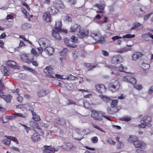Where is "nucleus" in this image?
<instances>
[{
	"mask_svg": "<svg viewBox=\"0 0 153 153\" xmlns=\"http://www.w3.org/2000/svg\"><path fill=\"white\" fill-rule=\"evenodd\" d=\"M137 137L130 136L128 140L130 143L133 142L135 148L145 149L147 147L146 144L142 141L137 140Z\"/></svg>",
	"mask_w": 153,
	"mask_h": 153,
	"instance_id": "nucleus-1",
	"label": "nucleus"
},
{
	"mask_svg": "<svg viewBox=\"0 0 153 153\" xmlns=\"http://www.w3.org/2000/svg\"><path fill=\"white\" fill-rule=\"evenodd\" d=\"M120 85L117 81L115 80L112 81L108 85V88L112 92L117 91L120 88Z\"/></svg>",
	"mask_w": 153,
	"mask_h": 153,
	"instance_id": "nucleus-2",
	"label": "nucleus"
},
{
	"mask_svg": "<svg viewBox=\"0 0 153 153\" xmlns=\"http://www.w3.org/2000/svg\"><path fill=\"white\" fill-rule=\"evenodd\" d=\"M21 59L23 61L29 64L30 63L33 59V57L31 53L23 54L20 56Z\"/></svg>",
	"mask_w": 153,
	"mask_h": 153,
	"instance_id": "nucleus-3",
	"label": "nucleus"
},
{
	"mask_svg": "<svg viewBox=\"0 0 153 153\" xmlns=\"http://www.w3.org/2000/svg\"><path fill=\"white\" fill-rule=\"evenodd\" d=\"M123 60L124 59L121 56L116 55L112 57L111 62L112 64L116 65L122 62Z\"/></svg>",
	"mask_w": 153,
	"mask_h": 153,
	"instance_id": "nucleus-4",
	"label": "nucleus"
},
{
	"mask_svg": "<svg viewBox=\"0 0 153 153\" xmlns=\"http://www.w3.org/2000/svg\"><path fill=\"white\" fill-rule=\"evenodd\" d=\"M39 43L40 46L46 48L50 45V42L48 39L45 38H41L38 41Z\"/></svg>",
	"mask_w": 153,
	"mask_h": 153,
	"instance_id": "nucleus-5",
	"label": "nucleus"
},
{
	"mask_svg": "<svg viewBox=\"0 0 153 153\" xmlns=\"http://www.w3.org/2000/svg\"><path fill=\"white\" fill-rule=\"evenodd\" d=\"M53 68L50 66L46 67L44 70V72L46 74H48L47 76L50 78H53L54 77L52 75L54 74L53 71Z\"/></svg>",
	"mask_w": 153,
	"mask_h": 153,
	"instance_id": "nucleus-6",
	"label": "nucleus"
},
{
	"mask_svg": "<svg viewBox=\"0 0 153 153\" xmlns=\"http://www.w3.org/2000/svg\"><path fill=\"white\" fill-rule=\"evenodd\" d=\"M89 34L88 31L87 30H81L80 29L76 35L77 37L80 39H83L87 36Z\"/></svg>",
	"mask_w": 153,
	"mask_h": 153,
	"instance_id": "nucleus-7",
	"label": "nucleus"
},
{
	"mask_svg": "<svg viewBox=\"0 0 153 153\" xmlns=\"http://www.w3.org/2000/svg\"><path fill=\"white\" fill-rule=\"evenodd\" d=\"M45 149L43 151L44 153H54L55 152H57L58 149H56L53 147H51L50 146L45 145L44 146Z\"/></svg>",
	"mask_w": 153,
	"mask_h": 153,
	"instance_id": "nucleus-8",
	"label": "nucleus"
},
{
	"mask_svg": "<svg viewBox=\"0 0 153 153\" xmlns=\"http://www.w3.org/2000/svg\"><path fill=\"white\" fill-rule=\"evenodd\" d=\"M81 29V26L78 24H73L70 28V31L71 32H75L78 31Z\"/></svg>",
	"mask_w": 153,
	"mask_h": 153,
	"instance_id": "nucleus-9",
	"label": "nucleus"
},
{
	"mask_svg": "<svg viewBox=\"0 0 153 153\" xmlns=\"http://www.w3.org/2000/svg\"><path fill=\"white\" fill-rule=\"evenodd\" d=\"M49 92L47 89H41L37 93V96L39 97H43L47 95Z\"/></svg>",
	"mask_w": 153,
	"mask_h": 153,
	"instance_id": "nucleus-10",
	"label": "nucleus"
},
{
	"mask_svg": "<svg viewBox=\"0 0 153 153\" xmlns=\"http://www.w3.org/2000/svg\"><path fill=\"white\" fill-rule=\"evenodd\" d=\"M100 112L93 111L91 112V116L96 120L100 121L102 119L101 117L99 116Z\"/></svg>",
	"mask_w": 153,
	"mask_h": 153,
	"instance_id": "nucleus-11",
	"label": "nucleus"
},
{
	"mask_svg": "<svg viewBox=\"0 0 153 153\" xmlns=\"http://www.w3.org/2000/svg\"><path fill=\"white\" fill-rule=\"evenodd\" d=\"M51 15H54L58 12L57 8L53 6H51L48 8V11Z\"/></svg>",
	"mask_w": 153,
	"mask_h": 153,
	"instance_id": "nucleus-12",
	"label": "nucleus"
},
{
	"mask_svg": "<svg viewBox=\"0 0 153 153\" xmlns=\"http://www.w3.org/2000/svg\"><path fill=\"white\" fill-rule=\"evenodd\" d=\"M95 88L97 91L100 93H104L106 91V88L105 86L102 84L96 85Z\"/></svg>",
	"mask_w": 153,
	"mask_h": 153,
	"instance_id": "nucleus-13",
	"label": "nucleus"
},
{
	"mask_svg": "<svg viewBox=\"0 0 153 153\" xmlns=\"http://www.w3.org/2000/svg\"><path fill=\"white\" fill-rule=\"evenodd\" d=\"M143 55L141 52H135L132 55V59L133 60L135 61L140 59Z\"/></svg>",
	"mask_w": 153,
	"mask_h": 153,
	"instance_id": "nucleus-14",
	"label": "nucleus"
},
{
	"mask_svg": "<svg viewBox=\"0 0 153 153\" xmlns=\"http://www.w3.org/2000/svg\"><path fill=\"white\" fill-rule=\"evenodd\" d=\"M61 147H62L63 149L67 151H69L72 149L74 148L73 145L70 143H64Z\"/></svg>",
	"mask_w": 153,
	"mask_h": 153,
	"instance_id": "nucleus-15",
	"label": "nucleus"
},
{
	"mask_svg": "<svg viewBox=\"0 0 153 153\" xmlns=\"http://www.w3.org/2000/svg\"><path fill=\"white\" fill-rule=\"evenodd\" d=\"M61 31H58L55 30H52V35L55 39H60L61 37L59 36V33Z\"/></svg>",
	"mask_w": 153,
	"mask_h": 153,
	"instance_id": "nucleus-16",
	"label": "nucleus"
},
{
	"mask_svg": "<svg viewBox=\"0 0 153 153\" xmlns=\"http://www.w3.org/2000/svg\"><path fill=\"white\" fill-rule=\"evenodd\" d=\"M51 15L48 12H46L44 13L43 15V19L48 22H51Z\"/></svg>",
	"mask_w": 153,
	"mask_h": 153,
	"instance_id": "nucleus-17",
	"label": "nucleus"
},
{
	"mask_svg": "<svg viewBox=\"0 0 153 153\" xmlns=\"http://www.w3.org/2000/svg\"><path fill=\"white\" fill-rule=\"evenodd\" d=\"M54 121L56 123L61 125H64L66 123L65 120L63 118L59 117L56 118Z\"/></svg>",
	"mask_w": 153,
	"mask_h": 153,
	"instance_id": "nucleus-18",
	"label": "nucleus"
},
{
	"mask_svg": "<svg viewBox=\"0 0 153 153\" xmlns=\"http://www.w3.org/2000/svg\"><path fill=\"white\" fill-rule=\"evenodd\" d=\"M94 7L98 8L99 11H97V13H104L103 10L104 9L105 6L102 4H95L94 5Z\"/></svg>",
	"mask_w": 153,
	"mask_h": 153,
	"instance_id": "nucleus-19",
	"label": "nucleus"
},
{
	"mask_svg": "<svg viewBox=\"0 0 153 153\" xmlns=\"http://www.w3.org/2000/svg\"><path fill=\"white\" fill-rule=\"evenodd\" d=\"M6 65L9 67L14 69H16L18 67V65L16 63L12 60L7 61L6 62Z\"/></svg>",
	"mask_w": 153,
	"mask_h": 153,
	"instance_id": "nucleus-20",
	"label": "nucleus"
},
{
	"mask_svg": "<svg viewBox=\"0 0 153 153\" xmlns=\"http://www.w3.org/2000/svg\"><path fill=\"white\" fill-rule=\"evenodd\" d=\"M44 50L48 55H51L53 53L54 49L53 47L49 46L46 48H44Z\"/></svg>",
	"mask_w": 153,
	"mask_h": 153,
	"instance_id": "nucleus-21",
	"label": "nucleus"
},
{
	"mask_svg": "<svg viewBox=\"0 0 153 153\" xmlns=\"http://www.w3.org/2000/svg\"><path fill=\"white\" fill-rule=\"evenodd\" d=\"M31 139L33 142H37L40 140V135L37 133H36L32 136Z\"/></svg>",
	"mask_w": 153,
	"mask_h": 153,
	"instance_id": "nucleus-22",
	"label": "nucleus"
},
{
	"mask_svg": "<svg viewBox=\"0 0 153 153\" xmlns=\"http://www.w3.org/2000/svg\"><path fill=\"white\" fill-rule=\"evenodd\" d=\"M90 36L96 41L99 39V37L101 36V34L99 33L93 31L91 33Z\"/></svg>",
	"mask_w": 153,
	"mask_h": 153,
	"instance_id": "nucleus-23",
	"label": "nucleus"
},
{
	"mask_svg": "<svg viewBox=\"0 0 153 153\" xmlns=\"http://www.w3.org/2000/svg\"><path fill=\"white\" fill-rule=\"evenodd\" d=\"M55 27L54 30H57L58 31H61L62 23L61 21L59 20H57L56 21Z\"/></svg>",
	"mask_w": 153,
	"mask_h": 153,
	"instance_id": "nucleus-24",
	"label": "nucleus"
},
{
	"mask_svg": "<svg viewBox=\"0 0 153 153\" xmlns=\"http://www.w3.org/2000/svg\"><path fill=\"white\" fill-rule=\"evenodd\" d=\"M107 112L110 114H114L118 111L117 108H114L112 107H108L107 109Z\"/></svg>",
	"mask_w": 153,
	"mask_h": 153,
	"instance_id": "nucleus-25",
	"label": "nucleus"
},
{
	"mask_svg": "<svg viewBox=\"0 0 153 153\" xmlns=\"http://www.w3.org/2000/svg\"><path fill=\"white\" fill-rule=\"evenodd\" d=\"M141 121L145 124H149V123L151 121V118L149 116H146L143 118Z\"/></svg>",
	"mask_w": 153,
	"mask_h": 153,
	"instance_id": "nucleus-26",
	"label": "nucleus"
},
{
	"mask_svg": "<svg viewBox=\"0 0 153 153\" xmlns=\"http://www.w3.org/2000/svg\"><path fill=\"white\" fill-rule=\"evenodd\" d=\"M143 28V25L141 24L137 23L134 24V25L131 28V29H139L140 30Z\"/></svg>",
	"mask_w": 153,
	"mask_h": 153,
	"instance_id": "nucleus-27",
	"label": "nucleus"
},
{
	"mask_svg": "<svg viewBox=\"0 0 153 153\" xmlns=\"http://www.w3.org/2000/svg\"><path fill=\"white\" fill-rule=\"evenodd\" d=\"M1 70L2 73L4 76H8L9 75V74L7 72L8 71L5 66L1 65Z\"/></svg>",
	"mask_w": 153,
	"mask_h": 153,
	"instance_id": "nucleus-28",
	"label": "nucleus"
},
{
	"mask_svg": "<svg viewBox=\"0 0 153 153\" xmlns=\"http://www.w3.org/2000/svg\"><path fill=\"white\" fill-rule=\"evenodd\" d=\"M131 50V49L130 48L124 47L117 50V52L119 53H123L129 51Z\"/></svg>",
	"mask_w": 153,
	"mask_h": 153,
	"instance_id": "nucleus-29",
	"label": "nucleus"
},
{
	"mask_svg": "<svg viewBox=\"0 0 153 153\" xmlns=\"http://www.w3.org/2000/svg\"><path fill=\"white\" fill-rule=\"evenodd\" d=\"M68 51V49L67 48H64L59 52V54L62 57H63L64 58H65L66 56V53Z\"/></svg>",
	"mask_w": 153,
	"mask_h": 153,
	"instance_id": "nucleus-30",
	"label": "nucleus"
},
{
	"mask_svg": "<svg viewBox=\"0 0 153 153\" xmlns=\"http://www.w3.org/2000/svg\"><path fill=\"white\" fill-rule=\"evenodd\" d=\"M12 98V97L10 94L5 95L3 97V99L7 102H10Z\"/></svg>",
	"mask_w": 153,
	"mask_h": 153,
	"instance_id": "nucleus-31",
	"label": "nucleus"
},
{
	"mask_svg": "<svg viewBox=\"0 0 153 153\" xmlns=\"http://www.w3.org/2000/svg\"><path fill=\"white\" fill-rule=\"evenodd\" d=\"M96 43H100L102 44L104 43L105 41V38L101 35V36L99 37V39L96 40Z\"/></svg>",
	"mask_w": 153,
	"mask_h": 153,
	"instance_id": "nucleus-32",
	"label": "nucleus"
},
{
	"mask_svg": "<svg viewBox=\"0 0 153 153\" xmlns=\"http://www.w3.org/2000/svg\"><path fill=\"white\" fill-rule=\"evenodd\" d=\"M15 118V116L14 115L7 116L5 117V119H6V121H3V123H7L9 120H13Z\"/></svg>",
	"mask_w": 153,
	"mask_h": 153,
	"instance_id": "nucleus-33",
	"label": "nucleus"
},
{
	"mask_svg": "<svg viewBox=\"0 0 153 153\" xmlns=\"http://www.w3.org/2000/svg\"><path fill=\"white\" fill-rule=\"evenodd\" d=\"M118 103L117 100L112 99L111 100V107L115 108L117 106Z\"/></svg>",
	"mask_w": 153,
	"mask_h": 153,
	"instance_id": "nucleus-34",
	"label": "nucleus"
},
{
	"mask_svg": "<svg viewBox=\"0 0 153 153\" xmlns=\"http://www.w3.org/2000/svg\"><path fill=\"white\" fill-rule=\"evenodd\" d=\"M24 107L27 110L31 111L33 110L34 108L33 106L30 104H26L24 105Z\"/></svg>",
	"mask_w": 153,
	"mask_h": 153,
	"instance_id": "nucleus-35",
	"label": "nucleus"
},
{
	"mask_svg": "<svg viewBox=\"0 0 153 153\" xmlns=\"http://www.w3.org/2000/svg\"><path fill=\"white\" fill-rule=\"evenodd\" d=\"M99 96L103 101L106 102H109L111 100L109 97L103 95H100Z\"/></svg>",
	"mask_w": 153,
	"mask_h": 153,
	"instance_id": "nucleus-36",
	"label": "nucleus"
},
{
	"mask_svg": "<svg viewBox=\"0 0 153 153\" xmlns=\"http://www.w3.org/2000/svg\"><path fill=\"white\" fill-rule=\"evenodd\" d=\"M68 43H67V42L68 40L67 39H65L64 40V42L65 43V44L67 45V46L70 47H71L73 48H74L76 47L77 46V45L75 44H71L69 43V42L70 41V40H68Z\"/></svg>",
	"mask_w": 153,
	"mask_h": 153,
	"instance_id": "nucleus-37",
	"label": "nucleus"
},
{
	"mask_svg": "<svg viewBox=\"0 0 153 153\" xmlns=\"http://www.w3.org/2000/svg\"><path fill=\"white\" fill-rule=\"evenodd\" d=\"M138 126L139 127L141 128H145L146 126H147L149 127H151L152 126V125L151 124H145L143 122H142V123L138 125Z\"/></svg>",
	"mask_w": 153,
	"mask_h": 153,
	"instance_id": "nucleus-38",
	"label": "nucleus"
},
{
	"mask_svg": "<svg viewBox=\"0 0 153 153\" xmlns=\"http://www.w3.org/2000/svg\"><path fill=\"white\" fill-rule=\"evenodd\" d=\"M2 142L4 144L6 145H8L10 143V139H9V138L8 137L2 140Z\"/></svg>",
	"mask_w": 153,
	"mask_h": 153,
	"instance_id": "nucleus-39",
	"label": "nucleus"
},
{
	"mask_svg": "<svg viewBox=\"0 0 153 153\" xmlns=\"http://www.w3.org/2000/svg\"><path fill=\"white\" fill-rule=\"evenodd\" d=\"M56 5V7L58 9H62L64 7V4L60 1L58 2V4Z\"/></svg>",
	"mask_w": 153,
	"mask_h": 153,
	"instance_id": "nucleus-40",
	"label": "nucleus"
},
{
	"mask_svg": "<svg viewBox=\"0 0 153 153\" xmlns=\"http://www.w3.org/2000/svg\"><path fill=\"white\" fill-rule=\"evenodd\" d=\"M120 120L122 121H125L128 122L131 120V118L129 117L125 116L120 118Z\"/></svg>",
	"mask_w": 153,
	"mask_h": 153,
	"instance_id": "nucleus-41",
	"label": "nucleus"
},
{
	"mask_svg": "<svg viewBox=\"0 0 153 153\" xmlns=\"http://www.w3.org/2000/svg\"><path fill=\"white\" fill-rule=\"evenodd\" d=\"M32 126L34 128H37L40 130L42 129L41 127L39 126L38 123L36 122H33Z\"/></svg>",
	"mask_w": 153,
	"mask_h": 153,
	"instance_id": "nucleus-42",
	"label": "nucleus"
},
{
	"mask_svg": "<svg viewBox=\"0 0 153 153\" xmlns=\"http://www.w3.org/2000/svg\"><path fill=\"white\" fill-rule=\"evenodd\" d=\"M135 37V35H131L130 34H127L124 36H123V38H128L130 39L134 38Z\"/></svg>",
	"mask_w": 153,
	"mask_h": 153,
	"instance_id": "nucleus-43",
	"label": "nucleus"
},
{
	"mask_svg": "<svg viewBox=\"0 0 153 153\" xmlns=\"http://www.w3.org/2000/svg\"><path fill=\"white\" fill-rule=\"evenodd\" d=\"M16 117H19L23 118H25L27 117L26 115L22 114L21 113H16L14 114H13Z\"/></svg>",
	"mask_w": 153,
	"mask_h": 153,
	"instance_id": "nucleus-44",
	"label": "nucleus"
},
{
	"mask_svg": "<svg viewBox=\"0 0 153 153\" xmlns=\"http://www.w3.org/2000/svg\"><path fill=\"white\" fill-rule=\"evenodd\" d=\"M127 68H124L122 64H120L119 66V70L120 71L126 72V71L127 70Z\"/></svg>",
	"mask_w": 153,
	"mask_h": 153,
	"instance_id": "nucleus-45",
	"label": "nucleus"
},
{
	"mask_svg": "<svg viewBox=\"0 0 153 153\" xmlns=\"http://www.w3.org/2000/svg\"><path fill=\"white\" fill-rule=\"evenodd\" d=\"M147 9V7L144 6H142L140 8V11L143 13H145Z\"/></svg>",
	"mask_w": 153,
	"mask_h": 153,
	"instance_id": "nucleus-46",
	"label": "nucleus"
},
{
	"mask_svg": "<svg viewBox=\"0 0 153 153\" xmlns=\"http://www.w3.org/2000/svg\"><path fill=\"white\" fill-rule=\"evenodd\" d=\"M136 82L137 81L136 79L134 78L131 76V79H130L129 82L132 84H136Z\"/></svg>",
	"mask_w": 153,
	"mask_h": 153,
	"instance_id": "nucleus-47",
	"label": "nucleus"
},
{
	"mask_svg": "<svg viewBox=\"0 0 153 153\" xmlns=\"http://www.w3.org/2000/svg\"><path fill=\"white\" fill-rule=\"evenodd\" d=\"M100 113L102 115V116L103 117H104L106 119L108 120H110L109 118H110L109 116H108L106 115H105L106 113L105 112H100Z\"/></svg>",
	"mask_w": 153,
	"mask_h": 153,
	"instance_id": "nucleus-48",
	"label": "nucleus"
},
{
	"mask_svg": "<svg viewBox=\"0 0 153 153\" xmlns=\"http://www.w3.org/2000/svg\"><path fill=\"white\" fill-rule=\"evenodd\" d=\"M131 76H124L123 78V80L124 81L129 82L130 79H131Z\"/></svg>",
	"mask_w": 153,
	"mask_h": 153,
	"instance_id": "nucleus-49",
	"label": "nucleus"
},
{
	"mask_svg": "<svg viewBox=\"0 0 153 153\" xmlns=\"http://www.w3.org/2000/svg\"><path fill=\"white\" fill-rule=\"evenodd\" d=\"M33 119L35 121H39L40 120V117L37 114L35 115H34V116H33Z\"/></svg>",
	"mask_w": 153,
	"mask_h": 153,
	"instance_id": "nucleus-50",
	"label": "nucleus"
},
{
	"mask_svg": "<svg viewBox=\"0 0 153 153\" xmlns=\"http://www.w3.org/2000/svg\"><path fill=\"white\" fill-rule=\"evenodd\" d=\"M92 126L94 128H96L97 129L100 130V131H102L104 132H105V131L103 130L101 128H100L98 126H97L94 123H92Z\"/></svg>",
	"mask_w": 153,
	"mask_h": 153,
	"instance_id": "nucleus-51",
	"label": "nucleus"
},
{
	"mask_svg": "<svg viewBox=\"0 0 153 153\" xmlns=\"http://www.w3.org/2000/svg\"><path fill=\"white\" fill-rule=\"evenodd\" d=\"M9 139H10V141L11 140H12L14 141V142H15L17 144L18 143V141L17 140V138L15 137H13L11 136H9Z\"/></svg>",
	"mask_w": 153,
	"mask_h": 153,
	"instance_id": "nucleus-52",
	"label": "nucleus"
},
{
	"mask_svg": "<svg viewBox=\"0 0 153 153\" xmlns=\"http://www.w3.org/2000/svg\"><path fill=\"white\" fill-rule=\"evenodd\" d=\"M71 39L72 42L75 43L76 42L78 41L77 37L74 36H73L71 37Z\"/></svg>",
	"mask_w": 153,
	"mask_h": 153,
	"instance_id": "nucleus-53",
	"label": "nucleus"
},
{
	"mask_svg": "<svg viewBox=\"0 0 153 153\" xmlns=\"http://www.w3.org/2000/svg\"><path fill=\"white\" fill-rule=\"evenodd\" d=\"M31 53L32 55L33 54L34 55L37 56H38V53L36 52V50L34 48H32L31 51Z\"/></svg>",
	"mask_w": 153,
	"mask_h": 153,
	"instance_id": "nucleus-54",
	"label": "nucleus"
},
{
	"mask_svg": "<svg viewBox=\"0 0 153 153\" xmlns=\"http://www.w3.org/2000/svg\"><path fill=\"white\" fill-rule=\"evenodd\" d=\"M66 104L68 105L72 104L76 105V103L75 102L71 100L68 99V102Z\"/></svg>",
	"mask_w": 153,
	"mask_h": 153,
	"instance_id": "nucleus-55",
	"label": "nucleus"
},
{
	"mask_svg": "<svg viewBox=\"0 0 153 153\" xmlns=\"http://www.w3.org/2000/svg\"><path fill=\"white\" fill-rule=\"evenodd\" d=\"M66 87L67 89L71 90L73 88V85L72 84H68L66 85Z\"/></svg>",
	"mask_w": 153,
	"mask_h": 153,
	"instance_id": "nucleus-56",
	"label": "nucleus"
},
{
	"mask_svg": "<svg viewBox=\"0 0 153 153\" xmlns=\"http://www.w3.org/2000/svg\"><path fill=\"white\" fill-rule=\"evenodd\" d=\"M72 54L73 57L74 59L76 58L78 56L77 52L76 51H73Z\"/></svg>",
	"mask_w": 153,
	"mask_h": 153,
	"instance_id": "nucleus-57",
	"label": "nucleus"
},
{
	"mask_svg": "<svg viewBox=\"0 0 153 153\" xmlns=\"http://www.w3.org/2000/svg\"><path fill=\"white\" fill-rule=\"evenodd\" d=\"M153 14V13H151L144 16V20L146 21L148 20L150 17V16Z\"/></svg>",
	"mask_w": 153,
	"mask_h": 153,
	"instance_id": "nucleus-58",
	"label": "nucleus"
},
{
	"mask_svg": "<svg viewBox=\"0 0 153 153\" xmlns=\"http://www.w3.org/2000/svg\"><path fill=\"white\" fill-rule=\"evenodd\" d=\"M98 138L97 137H94L91 139V141L94 143H97L98 142Z\"/></svg>",
	"mask_w": 153,
	"mask_h": 153,
	"instance_id": "nucleus-59",
	"label": "nucleus"
},
{
	"mask_svg": "<svg viewBox=\"0 0 153 153\" xmlns=\"http://www.w3.org/2000/svg\"><path fill=\"white\" fill-rule=\"evenodd\" d=\"M124 146L123 143L122 142L119 141L117 146L118 149H120L123 147Z\"/></svg>",
	"mask_w": 153,
	"mask_h": 153,
	"instance_id": "nucleus-60",
	"label": "nucleus"
},
{
	"mask_svg": "<svg viewBox=\"0 0 153 153\" xmlns=\"http://www.w3.org/2000/svg\"><path fill=\"white\" fill-rule=\"evenodd\" d=\"M69 77V79L71 80H74L75 79H78V78L74 76L71 74H70L68 75Z\"/></svg>",
	"mask_w": 153,
	"mask_h": 153,
	"instance_id": "nucleus-61",
	"label": "nucleus"
},
{
	"mask_svg": "<svg viewBox=\"0 0 153 153\" xmlns=\"http://www.w3.org/2000/svg\"><path fill=\"white\" fill-rule=\"evenodd\" d=\"M102 16L99 14L97 15L94 18V20L96 21L97 20H99L102 18Z\"/></svg>",
	"mask_w": 153,
	"mask_h": 153,
	"instance_id": "nucleus-62",
	"label": "nucleus"
},
{
	"mask_svg": "<svg viewBox=\"0 0 153 153\" xmlns=\"http://www.w3.org/2000/svg\"><path fill=\"white\" fill-rule=\"evenodd\" d=\"M149 36V33H144L142 35V37L144 39H146L148 38Z\"/></svg>",
	"mask_w": 153,
	"mask_h": 153,
	"instance_id": "nucleus-63",
	"label": "nucleus"
},
{
	"mask_svg": "<svg viewBox=\"0 0 153 153\" xmlns=\"http://www.w3.org/2000/svg\"><path fill=\"white\" fill-rule=\"evenodd\" d=\"M105 66L109 68L111 70H112L115 68V67L114 66L108 64H106L105 65Z\"/></svg>",
	"mask_w": 153,
	"mask_h": 153,
	"instance_id": "nucleus-64",
	"label": "nucleus"
}]
</instances>
